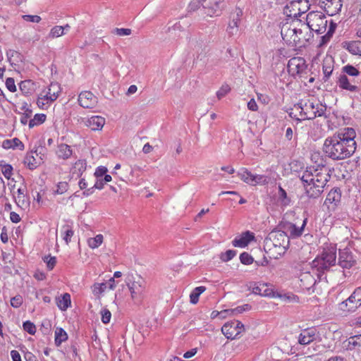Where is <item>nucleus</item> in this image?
<instances>
[{"instance_id":"nucleus-1","label":"nucleus","mask_w":361,"mask_h":361,"mask_svg":"<svg viewBox=\"0 0 361 361\" xmlns=\"http://www.w3.org/2000/svg\"><path fill=\"white\" fill-rule=\"evenodd\" d=\"M355 137V130L353 128H346L343 132L326 138L323 152L327 157L335 161L349 158L356 150Z\"/></svg>"},{"instance_id":"nucleus-2","label":"nucleus","mask_w":361,"mask_h":361,"mask_svg":"<svg viewBox=\"0 0 361 361\" xmlns=\"http://www.w3.org/2000/svg\"><path fill=\"white\" fill-rule=\"evenodd\" d=\"M331 169L324 165L317 168L310 166L306 169L300 178L305 194L309 198L316 199L321 196L324 189L331 178Z\"/></svg>"},{"instance_id":"nucleus-3","label":"nucleus","mask_w":361,"mask_h":361,"mask_svg":"<svg viewBox=\"0 0 361 361\" xmlns=\"http://www.w3.org/2000/svg\"><path fill=\"white\" fill-rule=\"evenodd\" d=\"M294 107L300 111L298 122L305 120H312L317 117L328 118L326 104L314 98L302 99L298 104H295Z\"/></svg>"},{"instance_id":"nucleus-4","label":"nucleus","mask_w":361,"mask_h":361,"mask_svg":"<svg viewBox=\"0 0 361 361\" xmlns=\"http://www.w3.org/2000/svg\"><path fill=\"white\" fill-rule=\"evenodd\" d=\"M302 27L301 28H283L281 30L283 39L292 46L305 47L307 43L312 38L313 35L310 30H308V27L305 25H302Z\"/></svg>"},{"instance_id":"nucleus-5","label":"nucleus","mask_w":361,"mask_h":361,"mask_svg":"<svg viewBox=\"0 0 361 361\" xmlns=\"http://www.w3.org/2000/svg\"><path fill=\"white\" fill-rule=\"evenodd\" d=\"M308 30L317 33H323L326 31L327 20L324 13L320 11H312L307 15L306 18Z\"/></svg>"},{"instance_id":"nucleus-6","label":"nucleus","mask_w":361,"mask_h":361,"mask_svg":"<svg viewBox=\"0 0 361 361\" xmlns=\"http://www.w3.org/2000/svg\"><path fill=\"white\" fill-rule=\"evenodd\" d=\"M126 282L133 299L140 296L145 290L146 281L140 275L134 276L133 274H128Z\"/></svg>"},{"instance_id":"nucleus-7","label":"nucleus","mask_w":361,"mask_h":361,"mask_svg":"<svg viewBox=\"0 0 361 361\" xmlns=\"http://www.w3.org/2000/svg\"><path fill=\"white\" fill-rule=\"evenodd\" d=\"M360 306L361 287H357L348 299L339 304V309L343 312H353Z\"/></svg>"},{"instance_id":"nucleus-8","label":"nucleus","mask_w":361,"mask_h":361,"mask_svg":"<svg viewBox=\"0 0 361 361\" xmlns=\"http://www.w3.org/2000/svg\"><path fill=\"white\" fill-rule=\"evenodd\" d=\"M290 75L295 77L298 74H307V65L305 60L302 57H293L288 61L287 66Z\"/></svg>"},{"instance_id":"nucleus-9","label":"nucleus","mask_w":361,"mask_h":361,"mask_svg":"<svg viewBox=\"0 0 361 361\" xmlns=\"http://www.w3.org/2000/svg\"><path fill=\"white\" fill-rule=\"evenodd\" d=\"M307 219L305 218L302 221L301 226H297L295 224L289 221H281L279 224L281 229H283L286 232L290 238H298L302 235L305 227L307 224Z\"/></svg>"},{"instance_id":"nucleus-10","label":"nucleus","mask_w":361,"mask_h":361,"mask_svg":"<svg viewBox=\"0 0 361 361\" xmlns=\"http://www.w3.org/2000/svg\"><path fill=\"white\" fill-rule=\"evenodd\" d=\"M242 329L244 330V325L239 321L227 322L221 327L223 334L228 339L236 338Z\"/></svg>"},{"instance_id":"nucleus-11","label":"nucleus","mask_w":361,"mask_h":361,"mask_svg":"<svg viewBox=\"0 0 361 361\" xmlns=\"http://www.w3.org/2000/svg\"><path fill=\"white\" fill-rule=\"evenodd\" d=\"M356 264V259L351 250L345 247L338 252V264L343 269H350Z\"/></svg>"},{"instance_id":"nucleus-12","label":"nucleus","mask_w":361,"mask_h":361,"mask_svg":"<svg viewBox=\"0 0 361 361\" xmlns=\"http://www.w3.org/2000/svg\"><path fill=\"white\" fill-rule=\"evenodd\" d=\"M341 201V190L339 188H332L326 195L324 205L326 206L329 211H335Z\"/></svg>"},{"instance_id":"nucleus-13","label":"nucleus","mask_w":361,"mask_h":361,"mask_svg":"<svg viewBox=\"0 0 361 361\" xmlns=\"http://www.w3.org/2000/svg\"><path fill=\"white\" fill-rule=\"evenodd\" d=\"M269 235L275 247H282L286 249L288 246L290 238L283 229L273 231Z\"/></svg>"},{"instance_id":"nucleus-14","label":"nucleus","mask_w":361,"mask_h":361,"mask_svg":"<svg viewBox=\"0 0 361 361\" xmlns=\"http://www.w3.org/2000/svg\"><path fill=\"white\" fill-rule=\"evenodd\" d=\"M319 4L330 16L338 13L342 7L341 0H319Z\"/></svg>"},{"instance_id":"nucleus-15","label":"nucleus","mask_w":361,"mask_h":361,"mask_svg":"<svg viewBox=\"0 0 361 361\" xmlns=\"http://www.w3.org/2000/svg\"><path fill=\"white\" fill-rule=\"evenodd\" d=\"M224 0H209L206 4L203 5L205 13L211 17L219 16L223 8Z\"/></svg>"},{"instance_id":"nucleus-16","label":"nucleus","mask_w":361,"mask_h":361,"mask_svg":"<svg viewBox=\"0 0 361 361\" xmlns=\"http://www.w3.org/2000/svg\"><path fill=\"white\" fill-rule=\"evenodd\" d=\"M78 102L81 106L91 109L97 103V98L90 91L81 92L78 96Z\"/></svg>"},{"instance_id":"nucleus-17","label":"nucleus","mask_w":361,"mask_h":361,"mask_svg":"<svg viewBox=\"0 0 361 361\" xmlns=\"http://www.w3.org/2000/svg\"><path fill=\"white\" fill-rule=\"evenodd\" d=\"M338 85L340 88L350 91V92L360 93V87L355 84V80H350L346 75L339 76Z\"/></svg>"},{"instance_id":"nucleus-18","label":"nucleus","mask_w":361,"mask_h":361,"mask_svg":"<svg viewBox=\"0 0 361 361\" xmlns=\"http://www.w3.org/2000/svg\"><path fill=\"white\" fill-rule=\"evenodd\" d=\"M317 330L314 328L303 330L298 337V343L301 345H307L315 340Z\"/></svg>"},{"instance_id":"nucleus-19","label":"nucleus","mask_w":361,"mask_h":361,"mask_svg":"<svg viewBox=\"0 0 361 361\" xmlns=\"http://www.w3.org/2000/svg\"><path fill=\"white\" fill-rule=\"evenodd\" d=\"M254 233L247 231L242 233L241 236L238 238H235L233 241L232 244L234 247H245L248 243L254 240Z\"/></svg>"},{"instance_id":"nucleus-20","label":"nucleus","mask_w":361,"mask_h":361,"mask_svg":"<svg viewBox=\"0 0 361 361\" xmlns=\"http://www.w3.org/2000/svg\"><path fill=\"white\" fill-rule=\"evenodd\" d=\"M105 124V118L99 116H93L88 118L85 125L90 127L92 130H100Z\"/></svg>"},{"instance_id":"nucleus-21","label":"nucleus","mask_w":361,"mask_h":361,"mask_svg":"<svg viewBox=\"0 0 361 361\" xmlns=\"http://www.w3.org/2000/svg\"><path fill=\"white\" fill-rule=\"evenodd\" d=\"M322 71L324 73L323 80L326 82L334 71V60L331 57H326L323 60Z\"/></svg>"},{"instance_id":"nucleus-22","label":"nucleus","mask_w":361,"mask_h":361,"mask_svg":"<svg viewBox=\"0 0 361 361\" xmlns=\"http://www.w3.org/2000/svg\"><path fill=\"white\" fill-rule=\"evenodd\" d=\"M320 257L323 259L328 265H330L331 267L336 265V249L331 247L324 250Z\"/></svg>"},{"instance_id":"nucleus-23","label":"nucleus","mask_w":361,"mask_h":361,"mask_svg":"<svg viewBox=\"0 0 361 361\" xmlns=\"http://www.w3.org/2000/svg\"><path fill=\"white\" fill-rule=\"evenodd\" d=\"M252 292L254 294L259 295L262 296H272L274 295L273 290L269 288L267 283H259V285H255L252 287Z\"/></svg>"},{"instance_id":"nucleus-24","label":"nucleus","mask_w":361,"mask_h":361,"mask_svg":"<svg viewBox=\"0 0 361 361\" xmlns=\"http://www.w3.org/2000/svg\"><path fill=\"white\" fill-rule=\"evenodd\" d=\"M26 188H18L17 190L18 197L15 198L17 205L21 208L28 207L30 205L29 198L25 195Z\"/></svg>"},{"instance_id":"nucleus-25","label":"nucleus","mask_w":361,"mask_h":361,"mask_svg":"<svg viewBox=\"0 0 361 361\" xmlns=\"http://www.w3.org/2000/svg\"><path fill=\"white\" fill-rule=\"evenodd\" d=\"M19 87L22 93L27 96L35 91L36 84L31 80H25L20 82Z\"/></svg>"},{"instance_id":"nucleus-26","label":"nucleus","mask_w":361,"mask_h":361,"mask_svg":"<svg viewBox=\"0 0 361 361\" xmlns=\"http://www.w3.org/2000/svg\"><path fill=\"white\" fill-rule=\"evenodd\" d=\"M2 147L4 149H19L23 150L25 148L24 144L17 137L12 140H5L2 142Z\"/></svg>"},{"instance_id":"nucleus-27","label":"nucleus","mask_w":361,"mask_h":361,"mask_svg":"<svg viewBox=\"0 0 361 361\" xmlns=\"http://www.w3.org/2000/svg\"><path fill=\"white\" fill-rule=\"evenodd\" d=\"M59 89L60 87L57 83H51L47 93L44 95V99L47 102H54L59 97Z\"/></svg>"},{"instance_id":"nucleus-28","label":"nucleus","mask_w":361,"mask_h":361,"mask_svg":"<svg viewBox=\"0 0 361 361\" xmlns=\"http://www.w3.org/2000/svg\"><path fill=\"white\" fill-rule=\"evenodd\" d=\"M56 154L59 158L68 159L73 154L71 147L66 144H60L58 146Z\"/></svg>"},{"instance_id":"nucleus-29","label":"nucleus","mask_w":361,"mask_h":361,"mask_svg":"<svg viewBox=\"0 0 361 361\" xmlns=\"http://www.w3.org/2000/svg\"><path fill=\"white\" fill-rule=\"evenodd\" d=\"M71 295L69 293H64L61 297L56 298V304L58 307L63 311H65L71 305Z\"/></svg>"},{"instance_id":"nucleus-30","label":"nucleus","mask_w":361,"mask_h":361,"mask_svg":"<svg viewBox=\"0 0 361 361\" xmlns=\"http://www.w3.org/2000/svg\"><path fill=\"white\" fill-rule=\"evenodd\" d=\"M237 176L245 183L252 185L253 173L246 168H241L238 172Z\"/></svg>"},{"instance_id":"nucleus-31","label":"nucleus","mask_w":361,"mask_h":361,"mask_svg":"<svg viewBox=\"0 0 361 361\" xmlns=\"http://www.w3.org/2000/svg\"><path fill=\"white\" fill-rule=\"evenodd\" d=\"M345 342L347 350H354L356 348L361 347V334L350 336Z\"/></svg>"},{"instance_id":"nucleus-32","label":"nucleus","mask_w":361,"mask_h":361,"mask_svg":"<svg viewBox=\"0 0 361 361\" xmlns=\"http://www.w3.org/2000/svg\"><path fill=\"white\" fill-rule=\"evenodd\" d=\"M345 44L346 46H343V47H345L350 53L361 56V41H353Z\"/></svg>"},{"instance_id":"nucleus-33","label":"nucleus","mask_w":361,"mask_h":361,"mask_svg":"<svg viewBox=\"0 0 361 361\" xmlns=\"http://www.w3.org/2000/svg\"><path fill=\"white\" fill-rule=\"evenodd\" d=\"M312 267L316 268L318 271L324 273L329 270L331 266L323 260L321 257H317L312 262Z\"/></svg>"},{"instance_id":"nucleus-34","label":"nucleus","mask_w":361,"mask_h":361,"mask_svg":"<svg viewBox=\"0 0 361 361\" xmlns=\"http://www.w3.org/2000/svg\"><path fill=\"white\" fill-rule=\"evenodd\" d=\"M68 339V334L65 330L62 328L58 327L55 331V344L56 346L61 345V344Z\"/></svg>"},{"instance_id":"nucleus-35","label":"nucleus","mask_w":361,"mask_h":361,"mask_svg":"<svg viewBox=\"0 0 361 361\" xmlns=\"http://www.w3.org/2000/svg\"><path fill=\"white\" fill-rule=\"evenodd\" d=\"M86 166L87 164L85 160H78L73 168V174H75L77 177H80L86 170Z\"/></svg>"},{"instance_id":"nucleus-36","label":"nucleus","mask_w":361,"mask_h":361,"mask_svg":"<svg viewBox=\"0 0 361 361\" xmlns=\"http://www.w3.org/2000/svg\"><path fill=\"white\" fill-rule=\"evenodd\" d=\"M206 288L204 286H198L195 288L190 295V300L192 304L197 303L200 294L204 292Z\"/></svg>"},{"instance_id":"nucleus-37","label":"nucleus","mask_w":361,"mask_h":361,"mask_svg":"<svg viewBox=\"0 0 361 361\" xmlns=\"http://www.w3.org/2000/svg\"><path fill=\"white\" fill-rule=\"evenodd\" d=\"M47 118V116L44 114H37L34 116L32 119L29 121V128H32L35 126L40 125L43 123Z\"/></svg>"},{"instance_id":"nucleus-38","label":"nucleus","mask_w":361,"mask_h":361,"mask_svg":"<svg viewBox=\"0 0 361 361\" xmlns=\"http://www.w3.org/2000/svg\"><path fill=\"white\" fill-rule=\"evenodd\" d=\"M24 164L30 170H34L37 167V162L32 154V152L27 154L24 159Z\"/></svg>"},{"instance_id":"nucleus-39","label":"nucleus","mask_w":361,"mask_h":361,"mask_svg":"<svg viewBox=\"0 0 361 361\" xmlns=\"http://www.w3.org/2000/svg\"><path fill=\"white\" fill-rule=\"evenodd\" d=\"M103 235L102 234L97 235L94 238H90L87 240V244L92 249L97 248L103 242Z\"/></svg>"},{"instance_id":"nucleus-40","label":"nucleus","mask_w":361,"mask_h":361,"mask_svg":"<svg viewBox=\"0 0 361 361\" xmlns=\"http://www.w3.org/2000/svg\"><path fill=\"white\" fill-rule=\"evenodd\" d=\"M107 284L106 283H95L92 286V290L94 295L102 294L106 290Z\"/></svg>"},{"instance_id":"nucleus-41","label":"nucleus","mask_w":361,"mask_h":361,"mask_svg":"<svg viewBox=\"0 0 361 361\" xmlns=\"http://www.w3.org/2000/svg\"><path fill=\"white\" fill-rule=\"evenodd\" d=\"M239 22L238 19L235 18V17H232V20L229 23L227 28V32L230 36L233 35L238 30Z\"/></svg>"},{"instance_id":"nucleus-42","label":"nucleus","mask_w":361,"mask_h":361,"mask_svg":"<svg viewBox=\"0 0 361 361\" xmlns=\"http://www.w3.org/2000/svg\"><path fill=\"white\" fill-rule=\"evenodd\" d=\"M268 183V178L267 176L264 175H254L252 179V186H255L257 185H266Z\"/></svg>"},{"instance_id":"nucleus-43","label":"nucleus","mask_w":361,"mask_h":361,"mask_svg":"<svg viewBox=\"0 0 361 361\" xmlns=\"http://www.w3.org/2000/svg\"><path fill=\"white\" fill-rule=\"evenodd\" d=\"M23 330L30 335H35L36 333V326L35 324L29 320L23 324Z\"/></svg>"},{"instance_id":"nucleus-44","label":"nucleus","mask_w":361,"mask_h":361,"mask_svg":"<svg viewBox=\"0 0 361 361\" xmlns=\"http://www.w3.org/2000/svg\"><path fill=\"white\" fill-rule=\"evenodd\" d=\"M63 35H64V32H63L62 26L56 25L51 29L50 32L49 34V37L56 38L61 37Z\"/></svg>"},{"instance_id":"nucleus-45","label":"nucleus","mask_w":361,"mask_h":361,"mask_svg":"<svg viewBox=\"0 0 361 361\" xmlns=\"http://www.w3.org/2000/svg\"><path fill=\"white\" fill-rule=\"evenodd\" d=\"M236 255V251L233 250H228L225 252H222L220 255V259L222 262H228L232 259Z\"/></svg>"},{"instance_id":"nucleus-46","label":"nucleus","mask_w":361,"mask_h":361,"mask_svg":"<svg viewBox=\"0 0 361 361\" xmlns=\"http://www.w3.org/2000/svg\"><path fill=\"white\" fill-rule=\"evenodd\" d=\"M240 262L245 265H250L253 263V257L247 252H244L240 255Z\"/></svg>"},{"instance_id":"nucleus-47","label":"nucleus","mask_w":361,"mask_h":361,"mask_svg":"<svg viewBox=\"0 0 361 361\" xmlns=\"http://www.w3.org/2000/svg\"><path fill=\"white\" fill-rule=\"evenodd\" d=\"M343 71L350 76H358L360 71L352 65H347L343 68Z\"/></svg>"},{"instance_id":"nucleus-48","label":"nucleus","mask_w":361,"mask_h":361,"mask_svg":"<svg viewBox=\"0 0 361 361\" xmlns=\"http://www.w3.org/2000/svg\"><path fill=\"white\" fill-rule=\"evenodd\" d=\"M206 0H192L188 6L189 11H197L201 6H203Z\"/></svg>"},{"instance_id":"nucleus-49","label":"nucleus","mask_w":361,"mask_h":361,"mask_svg":"<svg viewBox=\"0 0 361 361\" xmlns=\"http://www.w3.org/2000/svg\"><path fill=\"white\" fill-rule=\"evenodd\" d=\"M250 309H251V306L249 304H245L242 306H238L234 309H231V314H232V316H235L238 314H241L245 311H248Z\"/></svg>"},{"instance_id":"nucleus-50","label":"nucleus","mask_w":361,"mask_h":361,"mask_svg":"<svg viewBox=\"0 0 361 361\" xmlns=\"http://www.w3.org/2000/svg\"><path fill=\"white\" fill-rule=\"evenodd\" d=\"M44 262H46L47 269L52 270L56 264V259L55 257L45 256Z\"/></svg>"},{"instance_id":"nucleus-51","label":"nucleus","mask_w":361,"mask_h":361,"mask_svg":"<svg viewBox=\"0 0 361 361\" xmlns=\"http://www.w3.org/2000/svg\"><path fill=\"white\" fill-rule=\"evenodd\" d=\"M231 91V88L228 85H223L221 88L217 91L216 96L219 99H221L226 96Z\"/></svg>"},{"instance_id":"nucleus-52","label":"nucleus","mask_w":361,"mask_h":361,"mask_svg":"<svg viewBox=\"0 0 361 361\" xmlns=\"http://www.w3.org/2000/svg\"><path fill=\"white\" fill-rule=\"evenodd\" d=\"M112 33L118 36L130 35L132 33V30L129 28H114L112 30Z\"/></svg>"},{"instance_id":"nucleus-53","label":"nucleus","mask_w":361,"mask_h":361,"mask_svg":"<svg viewBox=\"0 0 361 361\" xmlns=\"http://www.w3.org/2000/svg\"><path fill=\"white\" fill-rule=\"evenodd\" d=\"M101 315H102V322L104 324H108L109 323L111 317V312L104 308L101 311Z\"/></svg>"},{"instance_id":"nucleus-54","label":"nucleus","mask_w":361,"mask_h":361,"mask_svg":"<svg viewBox=\"0 0 361 361\" xmlns=\"http://www.w3.org/2000/svg\"><path fill=\"white\" fill-rule=\"evenodd\" d=\"M2 173L6 178L10 179L13 174V167L11 164H4L2 168Z\"/></svg>"},{"instance_id":"nucleus-55","label":"nucleus","mask_w":361,"mask_h":361,"mask_svg":"<svg viewBox=\"0 0 361 361\" xmlns=\"http://www.w3.org/2000/svg\"><path fill=\"white\" fill-rule=\"evenodd\" d=\"M23 304V298L18 295L11 299V305L15 308L19 307Z\"/></svg>"},{"instance_id":"nucleus-56","label":"nucleus","mask_w":361,"mask_h":361,"mask_svg":"<svg viewBox=\"0 0 361 361\" xmlns=\"http://www.w3.org/2000/svg\"><path fill=\"white\" fill-rule=\"evenodd\" d=\"M107 171L108 170L106 166H100L96 169L94 176L96 178H102Z\"/></svg>"},{"instance_id":"nucleus-57","label":"nucleus","mask_w":361,"mask_h":361,"mask_svg":"<svg viewBox=\"0 0 361 361\" xmlns=\"http://www.w3.org/2000/svg\"><path fill=\"white\" fill-rule=\"evenodd\" d=\"M65 227L66 229L64 232L63 240L66 241V244H68L74 234V231L71 228H69L68 226H66Z\"/></svg>"},{"instance_id":"nucleus-58","label":"nucleus","mask_w":361,"mask_h":361,"mask_svg":"<svg viewBox=\"0 0 361 361\" xmlns=\"http://www.w3.org/2000/svg\"><path fill=\"white\" fill-rule=\"evenodd\" d=\"M22 18L27 22L39 23L41 20V17L37 15H23Z\"/></svg>"},{"instance_id":"nucleus-59","label":"nucleus","mask_w":361,"mask_h":361,"mask_svg":"<svg viewBox=\"0 0 361 361\" xmlns=\"http://www.w3.org/2000/svg\"><path fill=\"white\" fill-rule=\"evenodd\" d=\"M6 86L7 89L11 92H15L16 91L15 80L13 78H8L6 80Z\"/></svg>"},{"instance_id":"nucleus-60","label":"nucleus","mask_w":361,"mask_h":361,"mask_svg":"<svg viewBox=\"0 0 361 361\" xmlns=\"http://www.w3.org/2000/svg\"><path fill=\"white\" fill-rule=\"evenodd\" d=\"M68 188V184L67 182H60L57 185V189L56 190V192L57 194H63L65 192L67 191Z\"/></svg>"},{"instance_id":"nucleus-61","label":"nucleus","mask_w":361,"mask_h":361,"mask_svg":"<svg viewBox=\"0 0 361 361\" xmlns=\"http://www.w3.org/2000/svg\"><path fill=\"white\" fill-rule=\"evenodd\" d=\"M32 114V110H26L25 112L21 114L20 123L23 125H26L27 123L28 119L31 117Z\"/></svg>"},{"instance_id":"nucleus-62","label":"nucleus","mask_w":361,"mask_h":361,"mask_svg":"<svg viewBox=\"0 0 361 361\" xmlns=\"http://www.w3.org/2000/svg\"><path fill=\"white\" fill-rule=\"evenodd\" d=\"M247 108L250 111H257L258 106L254 99H252L248 102Z\"/></svg>"},{"instance_id":"nucleus-63","label":"nucleus","mask_w":361,"mask_h":361,"mask_svg":"<svg viewBox=\"0 0 361 361\" xmlns=\"http://www.w3.org/2000/svg\"><path fill=\"white\" fill-rule=\"evenodd\" d=\"M10 219L13 223L17 224L20 221L21 218L20 217L19 214L15 212H11L10 213Z\"/></svg>"},{"instance_id":"nucleus-64","label":"nucleus","mask_w":361,"mask_h":361,"mask_svg":"<svg viewBox=\"0 0 361 361\" xmlns=\"http://www.w3.org/2000/svg\"><path fill=\"white\" fill-rule=\"evenodd\" d=\"M11 356L13 361H22L20 353L16 350H11Z\"/></svg>"}]
</instances>
